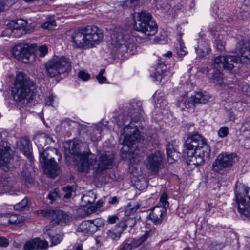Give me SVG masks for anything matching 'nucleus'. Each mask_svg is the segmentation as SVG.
Listing matches in <instances>:
<instances>
[{
    "mask_svg": "<svg viewBox=\"0 0 250 250\" xmlns=\"http://www.w3.org/2000/svg\"><path fill=\"white\" fill-rule=\"evenodd\" d=\"M211 34L215 37L217 36V39L215 40V43L217 49L219 51H223L225 49V42L222 40V38L219 34L218 31H216L214 29H211L210 30Z\"/></svg>",
    "mask_w": 250,
    "mask_h": 250,
    "instance_id": "obj_29",
    "label": "nucleus"
},
{
    "mask_svg": "<svg viewBox=\"0 0 250 250\" xmlns=\"http://www.w3.org/2000/svg\"><path fill=\"white\" fill-rule=\"evenodd\" d=\"M128 108L130 110L129 113L134 111H141L142 109V103L140 101H132L129 104Z\"/></svg>",
    "mask_w": 250,
    "mask_h": 250,
    "instance_id": "obj_36",
    "label": "nucleus"
},
{
    "mask_svg": "<svg viewBox=\"0 0 250 250\" xmlns=\"http://www.w3.org/2000/svg\"><path fill=\"white\" fill-rule=\"evenodd\" d=\"M210 152V149L208 146H205L203 149H198L192 156H187L189 161L192 164L199 166L204 164L205 158H208Z\"/></svg>",
    "mask_w": 250,
    "mask_h": 250,
    "instance_id": "obj_19",
    "label": "nucleus"
},
{
    "mask_svg": "<svg viewBox=\"0 0 250 250\" xmlns=\"http://www.w3.org/2000/svg\"><path fill=\"white\" fill-rule=\"evenodd\" d=\"M72 62L70 58L64 56H54L45 64L47 75L53 78L61 74L68 73L72 69Z\"/></svg>",
    "mask_w": 250,
    "mask_h": 250,
    "instance_id": "obj_9",
    "label": "nucleus"
},
{
    "mask_svg": "<svg viewBox=\"0 0 250 250\" xmlns=\"http://www.w3.org/2000/svg\"><path fill=\"white\" fill-rule=\"evenodd\" d=\"M35 85L23 73L18 72L12 87V96L16 101L30 100L35 96Z\"/></svg>",
    "mask_w": 250,
    "mask_h": 250,
    "instance_id": "obj_5",
    "label": "nucleus"
},
{
    "mask_svg": "<svg viewBox=\"0 0 250 250\" xmlns=\"http://www.w3.org/2000/svg\"><path fill=\"white\" fill-rule=\"evenodd\" d=\"M196 51L200 57L205 56L210 51L209 46L208 43L204 44L202 41L199 42L198 47L196 48Z\"/></svg>",
    "mask_w": 250,
    "mask_h": 250,
    "instance_id": "obj_30",
    "label": "nucleus"
},
{
    "mask_svg": "<svg viewBox=\"0 0 250 250\" xmlns=\"http://www.w3.org/2000/svg\"><path fill=\"white\" fill-rule=\"evenodd\" d=\"M12 54L16 59L25 63L28 62L30 57L33 56L29 44L27 43H21L15 45L13 48Z\"/></svg>",
    "mask_w": 250,
    "mask_h": 250,
    "instance_id": "obj_15",
    "label": "nucleus"
},
{
    "mask_svg": "<svg viewBox=\"0 0 250 250\" xmlns=\"http://www.w3.org/2000/svg\"><path fill=\"white\" fill-rule=\"evenodd\" d=\"M167 199L168 196L167 193L165 192L162 194L160 197V202L162 204L160 206H162V207H165L166 209L169 206V203L167 201Z\"/></svg>",
    "mask_w": 250,
    "mask_h": 250,
    "instance_id": "obj_41",
    "label": "nucleus"
},
{
    "mask_svg": "<svg viewBox=\"0 0 250 250\" xmlns=\"http://www.w3.org/2000/svg\"><path fill=\"white\" fill-rule=\"evenodd\" d=\"M45 142H46V144H49L51 143H54V141L53 140L52 137L46 135Z\"/></svg>",
    "mask_w": 250,
    "mask_h": 250,
    "instance_id": "obj_57",
    "label": "nucleus"
},
{
    "mask_svg": "<svg viewBox=\"0 0 250 250\" xmlns=\"http://www.w3.org/2000/svg\"><path fill=\"white\" fill-rule=\"evenodd\" d=\"M179 142L172 141L168 143L166 147L167 161L169 163H173L180 157L179 152Z\"/></svg>",
    "mask_w": 250,
    "mask_h": 250,
    "instance_id": "obj_21",
    "label": "nucleus"
},
{
    "mask_svg": "<svg viewBox=\"0 0 250 250\" xmlns=\"http://www.w3.org/2000/svg\"><path fill=\"white\" fill-rule=\"evenodd\" d=\"M105 69H102L101 70L100 72L99 73L98 75L97 76H102L103 74L105 73Z\"/></svg>",
    "mask_w": 250,
    "mask_h": 250,
    "instance_id": "obj_63",
    "label": "nucleus"
},
{
    "mask_svg": "<svg viewBox=\"0 0 250 250\" xmlns=\"http://www.w3.org/2000/svg\"><path fill=\"white\" fill-rule=\"evenodd\" d=\"M102 240V237L101 236H98L96 238V244L99 245L101 244V241Z\"/></svg>",
    "mask_w": 250,
    "mask_h": 250,
    "instance_id": "obj_61",
    "label": "nucleus"
},
{
    "mask_svg": "<svg viewBox=\"0 0 250 250\" xmlns=\"http://www.w3.org/2000/svg\"><path fill=\"white\" fill-rule=\"evenodd\" d=\"M30 175V172L26 168L23 169L21 172V178L24 180H27Z\"/></svg>",
    "mask_w": 250,
    "mask_h": 250,
    "instance_id": "obj_51",
    "label": "nucleus"
},
{
    "mask_svg": "<svg viewBox=\"0 0 250 250\" xmlns=\"http://www.w3.org/2000/svg\"><path fill=\"white\" fill-rule=\"evenodd\" d=\"M239 212L250 220V188H244L243 192L236 195Z\"/></svg>",
    "mask_w": 250,
    "mask_h": 250,
    "instance_id": "obj_14",
    "label": "nucleus"
},
{
    "mask_svg": "<svg viewBox=\"0 0 250 250\" xmlns=\"http://www.w3.org/2000/svg\"><path fill=\"white\" fill-rule=\"evenodd\" d=\"M56 25L54 17L49 16L47 18V21L42 24L41 27L44 29L52 30L56 27Z\"/></svg>",
    "mask_w": 250,
    "mask_h": 250,
    "instance_id": "obj_33",
    "label": "nucleus"
},
{
    "mask_svg": "<svg viewBox=\"0 0 250 250\" xmlns=\"http://www.w3.org/2000/svg\"><path fill=\"white\" fill-rule=\"evenodd\" d=\"M21 242L20 240L14 241L13 243L14 246L15 248L18 249L21 246Z\"/></svg>",
    "mask_w": 250,
    "mask_h": 250,
    "instance_id": "obj_58",
    "label": "nucleus"
},
{
    "mask_svg": "<svg viewBox=\"0 0 250 250\" xmlns=\"http://www.w3.org/2000/svg\"><path fill=\"white\" fill-rule=\"evenodd\" d=\"M118 203V200L117 197L114 196L111 198V200L109 201L110 204H116Z\"/></svg>",
    "mask_w": 250,
    "mask_h": 250,
    "instance_id": "obj_56",
    "label": "nucleus"
},
{
    "mask_svg": "<svg viewBox=\"0 0 250 250\" xmlns=\"http://www.w3.org/2000/svg\"><path fill=\"white\" fill-rule=\"evenodd\" d=\"M186 145L187 147L184 152L185 156H192L198 149L201 150L205 146H208L205 139L198 133L189 136L186 141Z\"/></svg>",
    "mask_w": 250,
    "mask_h": 250,
    "instance_id": "obj_12",
    "label": "nucleus"
},
{
    "mask_svg": "<svg viewBox=\"0 0 250 250\" xmlns=\"http://www.w3.org/2000/svg\"><path fill=\"white\" fill-rule=\"evenodd\" d=\"M44 231H45V233L47 234L48 235H49V236H51V230L50 229L46 228L45 229H44Z\"/></svg>",
    "mask_w": 250,
    "mask_h": 250,
    "instance_id": "obj_62",
    "label": "nucleus"
},
{
    "mask_svg": "<svg viewBox=\"0 0 250 250\" xmlns=\"http://www.w3.org/2000/svg\"><path fill=\"white\" fill-rule=\"evenodd\" d=\"M38 51L39 56L41 57H44L48 52V49L46 45H43L39 47Z\"/></svg>",
    "mask_w": 250,
    "mask_h": 250,
    "instance_id": "obj_44",
    "label": "nucleus"
},
{
    "mask_svg": "<svg viewBox=\"0 0 250 250\" xmlns=\"http://www.w3.org/2000/svg\"><path fill=\"white\" fill-rule=\"evenodd\" d=\"M51 240L52 242V245H56L60 242L61 238L58 236H55L51 237Z\"/></svg>",
    "mask_w": 250,
    "mask_h": 250,
    "instance_id": "obj_54",
    "label": "nucleus"
},
{
    "mask_svg": "<svg viewBox=\"0 0 250 250\" xmlns=\"http://www.w3.org/2000/svg\"><path fill=\"white\" fill-rule=\"evenodd\" d=\"M18 0H0V13L14 4Z\"/></svg>",
    "mask_w": 250,
    "mask_h": 250,
    "instance_id": "obj_35",
    "label": "nucleus"
},
{
    "mask_svg": "<svg viewBox=\"0 0 250 250\" xmlns=\"http://www.w3.org/2000/svg\"><path fill=\"white\" fill-rule=\"evenodd\" d=\"M48 244L46 241L36 238L27 241L24 246V250H32L34 249H46L48 248Z\"/></svg>",
    "mask_w": 250,
    "mask_h": 250,
    "instance_id": "obj_24",
    "label": "nucleus"
},
{
    "mask_svg": "<svg viewBox=\"0 0 250 250\" xmlns=\"http://www.w3.org/2000/svg\"><path fill=\"white\" fill-rule=\"evenodd\" d=\"M134 27L138 31L144 33L146 36L154 35L158 29L156 22L152 20L151 15L146 11L135 12L133 16Z\"/></svg>",
    "mask_w": 250,
    "mask_h": 250,
    "instance_id": "obj_8",
    "label": "nucleus"
},
{
    "mask_svg": "<svg viewBox=\"0 0 250 250\" xmlns=\"http://www.w3.org/2000/svg\"><path fill=\"white\" fill-rule=\"evenodd\" d=\"M23 221L22 216L17 214H13L10 216L8 222L9 224L19 225Z\"/></svg>",
    "mask_w": 250,
    "mask_h": 250,
    "instance_id": "obj_34",
    "label": "nucleus"
},
{
    "mask_svg": "<svg viewBox=\"0 0 250 250\" xmlns=\"http://www.w3.org/2000/svg\"><path fill=\"white\" fill-rule=\"evenodd\" d=\"M213 72L209 73L208 76L210 81L216 84H220L223 81L222 74L220 73L221 69H215Z\"/></svg>",
    "mask_w": 250,
    "mask_h": 250,
    "instance_id": "obj_27",
    "label": "nucleus"
},
{
    "mask_svg": "<svg viewBox=\"0 0 250 250\" xmlns=\"http://www.w3.org/2000/svg\"><path fill=\"white\" fill-rule=\"evenodd\" d=\"M54 99L55 96L53 95H49L47 99H46L45 104L47 105L51 106L53 107H55V105L54 104Z\"/></svg>",
    "mask_w": 250,
    "mask_h": 250,
    "instance_id": "obj_48",
    "label": "nucleus"
},
{
    "mask_svg": "<svg viewBox=\"0 0 250 250\" xmlns=\"http://www.w3.org/2000/svg\"><path fill=\"white\" fill-rule=\"evenodd\" d=\"M18 147L20 151L31 162L34 158L31 154L32 148L29 140L27 137L21 138L18 142Z\"/></svg>",
    "mask_w": 250,
    "mask_h": 250,
    "instance_id": "obj_22",
    "label": "nucleus"
},
{
    "mask_svg": "<svg viewBox=\"0 0 250 250\" xmlns=\"http://www.w3.org/2000/svg\"><path fill=\"white\" fill-rule=\"evenodd\" d=\"M143 111H134L130 114L131 121L128 125L126 126L120 137V141L123 145L121 149L122 152L128 153L133 144L140 142L142 136L138 130L137 125H134V123L140 122L143 119Z\"/></svg>",
    "mask_w": 250,
    "mask_h": 250,
    "instance_id": "obj_4",
    "label": "nucleus"
},
{
    "mask_svg": "<svg viewBox=\"0 0 250 250\" xmlns=\"http://www.w3.org/2000/svg\"><path fill=\"white\" fill-rule=\"evenodd\" d=\"M9 244V241L7 238L4 237H0V247H7Z\"/></svg>",
    "mask_w": 250,
    "mask_h": 250,
    "instance_id": "obj_50",
    "label": "nucleus"
},
{
    "mask_svg": "<svg viewBox=\"0 0 250 250\" xmlns=\"http://www.w3.org/2000/svg\"><path fill=\"white\" fill-rule=\"evenodd\" d=\"M78 76L81 80L86 81L89 79L90 75L86 73L84 71H80L78 73Z\"/></svg>",
    "mask_w": 250,
    "mask_h": 250,
    "instance_id": "obj_46",
    "label": "nucleus"
},
{
    "mask_svg": "<svg viewBox=\"0 0 250 250\" xmlns=\"http://www.w3.org/2000/svg\"><path fill=\"white\" fill-rule=\"evenodd\" d=\"M34 139L38 147L39 153H41L42 151L44 150L43 147L46 145L45 142L46 134L42 133L36 135L34 136Z\"/></svg>",
    "mask_w": 250,
    "mask_h": 250,
    "instance_id": "obj_28",
    "label": "nucleus"
},
{
    "mask_svg": "<svg viewBox=\"0 0 250 250\" xmlns=\"http://www.w3.org/2000/svg\"><path fill=\"white\" fill-rule=\"evenodd\" d=\"M236 52L239 55L236 56H219L214 60V66L215 69H226L232 70L234 63L240 62L241 63L248 64L250 63V40H240L236 46Z\"/></svg>",
    "mask_w": 250,
    "mask_h": 250,
    "instance_id": "obj_2",
    "label": "nucleus"
},
{
    "mask_svg": "<svg viewBox=\"0 0 250 250\" xmlns=\"http://www.w3.org/2000/svg\"><path fill=\"white\" fill-rule=\"evenodd\" d=\"M47 198L50 200V203H52L53 202L59 199L60 196L58 194V189L56 188L53 191H50L47 196Z\"/></svg>",
    "mask_w": 250,
    "mask_h": 250,
    "instance_id": "obj_38",
    "label": "nucleus"
},
{
    "mask_svg": "<svg viewBox=\"0 0 250 250\" xmlns=\"http://www.w3.org/2000/svg\"><path fill=\"white\" fill-rule=\"evenodd\" d=\"M82 199L87 204H92L95 199V197H90L89 195H84Z\"/></svg>",
    "mask_w": 250,
    "mask_h": 250,
    "instance_id": "obj_49",
    "label": "nucleus"
},
{
    "mask_svg": "<svg viewBox=\"0 0 250 250\" xmlns=\"http://www.w3.org/2000/svg\"><path fill=\"white\" fill-rule=\"evenodd\" d=\"M103 34L96 26H87L74 31L71 35L73 45L84 49L94 47L103 40Z\"/></svg>",
    "mask_w": 250,
    "mask_h": 250,
    "instance_id": "obj_3",
    "label": "nucleus"
},
{
    "mask_svg": "<svg viewBox=\"0 0 250 250\" xmlns=\"http://www.w3.org/2000/svg\"><path fill=\"white\" fill-rule=\"evenodd\" d=\"M137 221H139V219L136 217L129 218L126 221L125 226L126 227L132 228L136 225Z\"/></svg>",
    "mask_w": 250,
    "mask_h": 250,
    "instance_id": "obj_42",
    "label": "nucleus"
},
{
    "mask_svg": "<svg viewBox=\"0 0 250 250\" xmlns=\"http://www.w3.org/2000/svg\"><path fill=\"white\" fill-rule=\"evenodd\" d=\"M40 153V162L44 173L50 178H55L59 173V167L55 160L60 161L61 156L57 149L47 148Z\"/></svg>",
    "mask_w": 250,
    "mask_h": 250,
    "instance_id": "obj_6",
    "label": "nucleus"
},
{
    "mask_svg": "<svg viewBox=\"0 0 250 250\" xmlns=\"http://www.w3.org/2000/svg\"><path fill=\"white\" fill-rule=\"evenodd\" d=\"M27 22L22 20H17L16 23L13 28H8L2 32V36L3 37L8 36L16 38L20 37L26 33L25 27Z\"/></svg>",
    "mask_w": 250,
    "mask_h": 250,
    "instance_id": "obj_17",
    "label": "nucleus"
},
{
    "mask_svg": "<svg viewBox=\"0 0 250 250\" xmlns=\"http://www.w3.org/2000/svg\"><path fill=\"white\" fill-rule=\"evenodd\" d=\"M37 213L38 216L45 217L53 224L56 225L66 224L72 218L69 214L61 210H40Z\"/></svg>",
    "mask_w": 250,
    "mask_h": 250,
    "instance_id": "obj_11",
    "label": "nucleus"
},
{
    "mask_svg": "<svg viewBox=\"0 0 250 250\" xmlns=\"http://www.w3.org/2000/svg\"><path fill=\"white\" fill-rule=\"evenodd\" d=\"M63 190L64 192H66L65 194L64 195V197L66 199L70 198L71 196V191L72 190V187L67 186L65 187H63Z\"/></svg>",
    "mask_w": 250,
    "mask_h": 250,
    "instance_id": "obj_47",
    "label": "nucleus"
},
{
    "mask_svg": "<svg viewBox=\"0 0 250 250\" xmlns=\"http://www.w3.org/2000/svg\"><path fill=\"white\" fill-rule=\"evenodd\" d=\"M144 163L147 169L158 174L163 167V155L159 151L152 152L146 155Z\"/></svg>",
    "mask_w": 250,
    "mask_h": 250,
    "instance_id": "obj_13",
    "label": "nucleus"
},
{
    "mask_svg": "<svg viewBox=\"0 0 250 250\" xmlns=\"http://www.w3.org/2000/svg\"><path fill=\"white\" fill-rule=\"evenodd\" d=\"M83 144L74 142L70 149V152L74 156L79 172L87 173L91 169L94 170V174L99 175L105 170L111 169L113 167L114 156L112 152H105L99 154L96 160L94 154L89 151L82 152L81 148Z\"/></svg>",
    "mask_w": 250,
    "mask_h": 250,
    "instance_id": "obj_1",
    "label": "nucleus"
},
{
    "mask_svg": "<svg viewBox=\"0 0 250 250\" xmlns=\"http://www.w3.org/2000/svg\"><path fill=\"white\" fill-rule=\"evenodd\" d=\"M111 38V44L114 51L122 54L127 52L133 55L137 52V47L133 40L124 31H114Z\"/></svg>",
    "mask_w": 250,
    "mask_h": 250,
    "instance_id": "obj_7",
    "label": "nucleus"
},
{
    "mask_svg": "<svg viewBox=\"0 0 250 250\" xmlns=\"http://www.w3.org/2000/svg\"><path fill=\"white\" fill-rule=\"evenodd\" d=\"M28 205V200L24 198L21 202L16 204L14 206V208L19 211H21L25 208Z\"/></svg>",
    "mask_w": 250,
    "mask_h": 250,
    "instance_id": "obj_39",
    "label": "nucleus"
},
{
    "mask_svg": "<svg viewBox=\"0 0 250 250\" xmlns=\"http://www.w3.org/2000/svg\"><path fill=\"white\" fill-rule=\"evenodd\" d=\"M218 135L220 138H225L229 134V128L228 127H221L218 131Z\"/></svg>",
    "mask_w": 250,
    "mask_h": 250,
    "instance_id": "obj_43",
    "label": "nucleus"
},
{
    "mask_svg": "<svg viewBox=\"0 0 250 250\" xmlns=\"http://www.w3.org/2000/svg\"><path fill=\"white\" fill-rule=\"evenodd\" d=\"M163 55L165 57H170L172 55V53L171 51H168L167 53L163 54Z\"/></svg>",
    "mask_w": 250,
    "mask_h": 250,
    "instance_id": "obj_60",
    "label": "nucleus"
},
{
    "mask_svg": "<svg viewBox=\"0 0 250 250\" xmlns=\"http://www.w3.org/2000/svg\"><path fill=\"white\" fill-rule=\"evenodd\" d=\"M167 209L165 207L157 206L154 207L149 214V217L155 224H160L166 214Z\"/></svg>",
    "mask_w": 250,
    "mask_h": 250,
    "instance_id": "obj_23",
    "label": "nucleus"
},
{
    "mask_svg": "<svg viewBox=\"0 0 250 250\" xmlns=\"http://www.w3.org/2000/svg\"><path fill=\"white\" fill-rule=\"evenodd\" d=\"M139 207L140 205L137 203L132 208H131V206L129 204L125 209V213L127 214H133L139 209Z\"/></svg>",
    "mask_w": 250,
    "mask_h": 250,
    "instance_id": "obj_40",
    "label": "nucleus"
},
{
    "mask_svg": "<svg viewBox=\"0 0 250 250\" xmlns=\"http://www.w3.org/2000/svg\"><path fill=\"white\" fill-rule=\"evenodd\" d=\"M11 147L9 143L5 141L0 142V167L4 171L9 169L8 164L11 159Z\"/></svg>",
    "mask_w": 250,
    "mask_h": 250,
    "instance_id": "obj_16",
    "label": "nucleus"
},
{
    "mask_svg": "<svg viewBox=\"0 0 250 250\" xmlns=\"http://www.w3.org/2000/svg\"><path fill=\"white\" fill-rule=\"evenodd\" d=\"M196 104V102H195V100H194V96L188 98L186 95H185L179 97L177 105L179 108L183 109L184 107L187 108H193L195 106Z\"/></svg>",
    "mask_w": 250,
    "mask_h": 250,
    "instance_id": "obj_26",
    "label": "nucleus"
},
{
    "mask_svg": "<svg viewBox=\"0 0 250 250\" xmlns=\"http://www.w3.org/2000/svg\"><path fill=\"white\" fill-rule=\"evenodd\" d=\"M138 3V0H126L124 2L123 7L124 8H132Z\"/></svg>",
    "mask_w": 250,
    "mask_h": 250,
    "instance_id": "obj_45",
    "label": "nucleus"
},
{
    "mask_svg": "<svg viewBox=\"0 0 250 250\" xmlns=\"http://www.w3.org/2000/svg\"><path fill=\"white\" fill-rule=\"evenodd\" d=\"M127 120V118H126L125 119H123V121L121 122V123H119V125H121L122 124H124V123H125V122Z\"/></svg>",
    "mask_w": 250,
    "mask_h": 250,
    "instance_id": "obj_64",
    "label": "nucleus"
},
{
    "mask_svg": "<svg viewBox=\"0 0 250 250\" xmlns=\"http://www.w3.org/2000/svg\"><path fill=\"white\" fill-rule=\"evenodd\" d=\"M194 100L196 104H206L210 98V96L207 92H199L194 95Z\"/></svg>",
    "mask_w": 250,
    "mask_h": 250,
    "instance_id": "obj_31",
    "label": "nucleus"
},
{
    "mask_svg": "<svg viewBox=\"0 0 250 250\" xmlns=\"http://www.w3.org/2000/svg\"><path fill=\"white\" fill-rule=\"evenodd\" d=\"M96 78L100 83H103L106 81V78L103 75L97 76Z\"/></svg>",
    "mask_w": 250,
    "mask_h": 250,
    "instance_id": "obj_55",
    "label": "nucleus"
},
{
    "mask_svg": "<svg viewBox=\"0 0 250 250\" xmlns=\"http://www.w3.org/2000/svg\"><path fill=\"white\" fill-rule=\"evenodd\" d=\"M153 231L151 229L147 230L144 234L139 238L134 239L130 243H126L123 246L122 250H131L132 249H136L142 244L149 237L152 236Z\"/></svg>",
    "mask_w": 250,
    "mask_h": 250,
    "instance_id": "obj_20",
    "label": "nucleus"
},
{
    "mask_svg": "<svg viewBox=\"0 0 250 250\" xmlns=\"http://www.w3.org/2000/svg\"><path fill=\"white\" fill-rule=\"evenodd\" d=\"M102 223V220L100 218L83 221L78 226L77 231L84 233H93L98 230V227Z\"/></svg>",
    "mask_w": 250,
    "mask_h": 250,
    "instance_id": "obj_18",
    "label": "nucleus"
},
{
    "mask_svg": "<svg viewBox=\"0 0 250 250\" xmlns=\"http://www.w3.org/2000/svg\"><path fill=\"white\" fill-rule=\"evenodd\" d=\"M236 160L237 156L235 154L222 153L217 156L213 163L212 170L220 174H224L228 168L231 167Z\"/></svg>",
    "mask_w": 250,
    "mask_h": 250,
    "instance_id": "obj_10",
    "label": "nucleus"
},
{
    "mask_svg": "<svg viewBox=\"0 0 250 250\" xmlns=\"http://www.w3.org/2000/svg\"><path fill=\"white\" fill-rule=\"evenodd\" d=\"M123 231L124 229L122 226L116 225L104 233V237L106 240H116L120 238Z\"/></svg>",
    "mask_w": 250,
    "mask_h": 250,
    "instance_id": "obj_25",
    "label": "nucleus"
},
{
    "mask_svg": "<svg viewBox=\"0 0 250 250\" xmlns=\"http://www.w3.org/2000/svg\"><path fill=\"white\" fill-rule=\"evenodd\" d=\"M102 132L101 126H96L94 128L93 134L91 136V140L93 141H98L101 137Z\"/></svg>",
    "mask_w": 250,
    "mask_h": 250,
    "instance_id": "obj_37",
    "label": "nucleus"
},
{
    "mask_svg": "<svg viewBox=\"0 0 250 250\" xmlns=\"http://www.w3.org/2000/svg\"><path fill=\"white\" fill-rule=\"evenodd\" d=\"M119 220L118 217L116 215L110 216L107 218V222L109 224H114L117 222V221Z\"/></svg>",
    "mask_w": 250,
    "mask_h": 250,
    "instance_id": "obj_53",
    "label": "nucleus"
},
{
    "mask_svg": "<svg viewBox=\"0 0 250 250\" xmlns=\"http://www.w3.org/2000/svg\"><path fill=\"white\" fill-rule=\"evenodd\" d=\"M83 245L81 243H77L76 244V250H82Z\"/></svg>",
    "mask_w": 250,
    "mask_h": 250,
    "instance_id": "obj_59",
    "label": "nucleus"
},
{
    "mask_svg": "<svg viewBox=\"0 0 250 250\" xmlns=\"http://www.w3.org/2000/svg\"><path fill=\"white\" fill-rule=\"evenodd\" d=\"M180 39H179L178 42L176 44V51L177 54L180 57L184 56L186 55L187 53V51L186 50V47L185 46L184 43L183 42L182 40L181 36L182 34L180 33L179 34Z\"/></svg>",
    "mask_w": 250,
    "mask_h": 250,
    "instance_id": "obj_32",
    "label": "nucleus"
},
{
    "mask_svg": "<svg viewBox=\"0 0 250 250\" xmlns=\"http://www.w3.org/2000/svg\"><path fill=\"white\" fill-rule=\"evenodd\" d=\"M228 121L230 122H234L236 117L235 114L231 111H228L227 115Z\"/></svg>",
    "mask_w": 250,
    "mask_h": 250,
    "instance_id": "obj_52",
    "label": "nucleus"
}]
</instances>
